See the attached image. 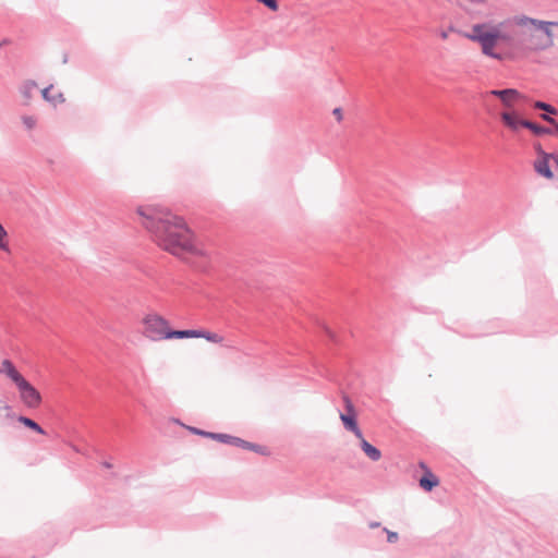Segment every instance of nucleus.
Masks as SVG:
<instances>
[{
    "label": "nucleus",
    "instance_id": "18",
    "mask_svg": "<svg viewBox=\"0 0 558 558\" xmlns=\"http://www.w3.org/2000/svg\"><path fill=\"white\" fill-rule=\"evenodd\" d=\"M17 420L20 423L24 424L26 427H28L39 434H45V430L43 429V427L39 424H37L34 420L26 417V416H20Z\"/></svg>",
    "mask_w": 558,
    "mask_h": 558
},
{
    "label": "nucleus",
    "instance_id": "7",
    "mask_svg": "<svg viewBox=\"0 0 558 558\" xmlns=\"http://www.w3.org/2000/svg\"><path fill=\"white\" fill-rule=\"evenodd\" d=\"M537 151H538V157L534 161L535 172L538 175L544 177L546 179H553L554 173L549 166V159L553 158L558 162V156H556L555 154L545 153L539 146L537 147Z\"/></svg>",
    "mask_w": 558,
    "mask_h": 558
},
{
    "label": "nucleus",
    "instance_id": "6",
    "mask_svg": "<svg viewBox=\"0 0 558 558\" xmlns=\"http://www.w3.org/2000/svg\"><path fill=\"white\" fill-rule=\"evenodd\" d=\"M488 96L499 98L504 107L508 109L507 111H511L515 102H518L521 99H524V96L514 88L492 89L483 94L484 99H486Z\"/></svg>",
    "mask_w": 558,
    "mask_h": 558
},
{
    "label": "nucleus",
    "instance_id": "1",
    "mask_svg": "<svg viewBox=\"0 0 558 558\" xmlns=\"http://www.w3.org/2000/svg\"><path fill=\"white\" fill-rule=\"evenodd\" d=\"M556 22H543L526 16H514L497 24L477 23L464 36L481 46L482 53L495 60H502L496 49L512 48L542 49L553 44L550 26Z\"/></svg>",
    "mask_w": 558,
    "mask_h": 558
},
{
    "label": "nucleus",
    "instance_id": "22",
    "mask_svg": "<svg viewBox=\"0 0 558 558\" xmlns=\"http://www.w3.org/2000/svg\"><path fill=\"white\" fill-rule=\"evenodd\" d=\"M259 3H263L266 8L271 11H277L279 9L278 0H256Z\"/></svg>",
    "mask_w": 558,
    "mask_h": 558
},
{
    "label": "nucleus",
    "instance_id": "15",
    "mask_svg": "<svg viewBox=\"0 0 558 558\" xmlns=\"http://www.w3.org/2000/svg\"><path fill=\"white\" fill-rule=\"evenodd\" d=\"M170 335V339H184V338H199V330L189 329V330H172Z\"/></svg>",
    "mask_w": 558,
    "mask_h": 558
},
{
    "label": "nucleus",
    "instance_id": "9",
    "mask_svg": "<svg viewBox=\"0 0 558 558\" xmlns=\"http://www.w3.org/2000/svg\"><path fill=\"white\" fill-rule=\"evenodd\" d=\"M345 404H347V413H341L340 418L345 427V429L352 432L357 438H362V432L357 425V422L355 420V413L353 405L349 398H344Z\"/></svg>",
    "mask_w": 558,
    "mask_h": 558
},
{
    "label": "nucleus",
    "instance_id": "21",
    "mask_svg": "<svg viewBox=\"0 0 558 558\" xmlns=\"http://www.w3.org/2000/svg\"><path fill=\"white\" fill-rule=\"evenodd\" d=\"M22 121H23V124L25 125V128L27 130L34 129L36 126V124H37V120L33 116H24L22 118Z\"/></svg>",
    "mask_w": 558,
    "mask_h": 558
},
{
    "label": "nucleus",
    "instance_id": "24",
    "mask_svg": "<svg viewBox=\"0 0 558 558\" xmlns=\"http://www.w3.org/2000/svg\"><path fill=\"white\" fill-rule=\"evenodd\" d=\"M191 430L197 435H202V436H205V437H210L214 439V436L215 435H220V433H209V432H205V430H201V429H197V428H191Z\"/></svg>",
    "mask_w": 558,
    "mask_h": 558
},
{
    "label": "nucleus",
    "instance_id": "4",
    "mask_svg": "<svg viewBox=\"0 0 558 558\" xmlns=\"http://www.w3.org/2000/svg\"><path fill=\"white\" fill-rule=\"evenodd\" d=\"M20 391V398L23 404L29 409H36L41 403V396L39 391L32 386L25 378L16 384Z\"/></svg>",
    "mask_w": 558,
    "mask_h": 558
},
{
    "label": "nucleus",
    "instance_id": "28",
    "mask_svg": "<svg viewBox=\"0 0 558 558\" xmlns=\"http://www.w3.org/2000/svg\"><path fill=\"white\" fill-rule=\"evenodd\" d=\"M379 526V522H371L369 523V527L371 529H375V527H378Z\"/></svg>",
    "mask_w": 558,
    "mask_h": 558
},
{
    "label": "nucleus",
    "instance_id": "12",
    "mask_svg": "<svg viewBox=\"0 0 558 558\" xmlns=\"http://www.w3.org/2000/svg\"><path fill=\"white\" fill-rule=\"evenodd\" d=\"M361 439V448L364 451V453L372 460V461H378L381 458L380 451L374 447L372 444H369L367 440H365L363 437Z\"/></svg>",
    "mask_w": 558,
    "mask_h": 558
},
{
    "label": "nucleus",
    "instance_id": "5",
    "mask_svg": "<svg viewBox=\"0 0 558 558\" xmlns=\"http://www.w3.org/2000/svg\"><path fill=\"white\" fill-rule=\"evenodd\" d=\"M457 2L472 17H485L492 13L489 0H457Z\"/></svg>",
    "mask_w": 558,
    "mask_h": 558
},
{
    "label": "nucleus",
    "instance_id": "17",
    "mask_svg": "<svg viewBox=\"0 0 558 558\" xmlns=\"http://www.w3.org/2000/svg\"><path fill=\"white\" fill-rule=\"evenodd\" d=\"M523 128L531 130L537 136L549 134L551 132L548 128L538 125L529 120H526V123H523Z\"/></svg>",
    "mask_w": 558,
    "mask_h": 558
},
{
    "label": "nucleus",
    "instance_id": "11",
    "mask_svg": "<svg viewBox=\"0 0 558 558\" xmlns=\"http://www.w3.org/2000/svg\"><path fill=\"white\" fill-rule=\"evenodd\" d=\"M0 373L8 376L15 385L24 377L16 371L15 366L10 360H3L0 365Z\"/></svg>",
    "mask_w": 558,
    "mask_h": 558
},
{
    "label": "nucleus",
    "instance_id": "16",
    "mask_svg": "<svg viewBox=\"0 0 558 558\" xmlns=\"http://www.w3.org/2000/svg\"><path fill=\"white\" fill-rule=\"evenodd\" d=\"M437 485H438V480L432 473L424 475L420 480V486L426 492H430Z\"/></svg>",
    "mask_w": 558,
    "mask_h": 558
},
{
    "label": "nucleus",
    "instance_id": "19",
    "mask_svg": "<svg viewBox=\"0 0 558 558\" xmlns=\"http://www.w3.org/2000/svg\"><path fill=\"white\" fill-rule=\"evenodd\" d=\"M199 338H204L213 343H220L222 341V337L220 335L204 330H199Z\"/></svg>",
    "mask_w": 558,
    "mask_h": 558
},
{
    "label": "nucleus",
    "instance_id": "14",
    "mask_svg": "<svg viewBox=\"0 0 558 558\" xmlns=\"http://www.w3.org/2000/svg\"><path fill=\"white\" fill-rule=\"evenodd\" d=\"M37 88L38 86L35 81H26L22 84L20 90L26 101H29L33 95L36 93Z\"/></svg>",
    "mask_w": 558,
    "mask_h": 558
},
{
    "label": "nucleus",
    "instance_id": "10",
    "mask_svg": "<svg viewBox=\"0 0 558 558\" xmlns=\"http://www.w3.org/2000/svg\"><path fill=\"white\" fill-rule=\"evenodd\" d=\"M502 123L512 132L517 133L523 123H526L525 119H521L519 114L511 109V111H504L500 114Z\"/></svg>",
    "mask_w": 558,
    "mask_h": 558
},
{
    "label": "nucleus",
    "instance_id": "29",
    "mask_svg": "<svg viewBox=\"0 0 558 558\" xmlns=\"http://www.w3.org/2000/svg\"><path fill=\"white\" fill-rule=\"evenodd\" d=\"M104 466L107 468V469H110L112 465L109 462H104Z\"/></svg>",
    "mask_w": 558,
    "mask_h": 558
},
{
    "label": "nucleus",
    "instance_id": "13",
    "mask_svg": "<svg viewBox=\"0 0 558 558\" xmlns=\"http://www.w3.org/2000/svg\"><path fill=\"white\" fill-rule=\"evenodd\" d=\"M51 89H52V85H50V86H48V87L44 88V89L41 90L43 98H44L46 101H48V102H50L51 105H53V106H57V105H59V104L64 102V100H65V99H64V97H63V94L58 93V94H56V95H51V94H50Z\"/></svg>",
    "mask_w": 558,
    "mask_h": 558
},
{
    "label": "nucleus",
    "instance_id": "27",
    "mask_svg": "<svg viewBox=\"0 0 558 558\" xmlns=\"http://www.w3.org/2000/svg\"><path fill=\"white\" fill-rule=\"evenodd\" d=\"M541 118H542L543 120H545V121H548V122L554 123V119H553V118H550L547 113H543V114H541Z\"/></svg>",
    "mask_w": 558,
    "mask_h": 558
},
{
    "label": "nucleus",
    "instance_id": "25",
    "mask_svg": "<svg viewBox=\"0 0 558 558\" xmlns=\"http://www.w3.org/2000/svg\"><path fill=\"white\" fill-rule=\"evenodd\" d=\"M332 113L335 114V117L337 118L338 121L342 120V111L340 108L333 109Z\"/></svg>",
    "mask_w": 558,
    "mask_h": 558
},
{
    "label": "nucleus",
    "instance_id": "26",
    "mask_svg": "<svg viewBox=\"0 0 558 558\" xmlns=\"http://www.w3.org/2000/svg\"><path fill=\"white\" fill-rule=\"evenodd\" d=\"M448 35H449L448 31L442 29V31L439 32V36L444 40L448 38Z\"/></svg>",
    "mask_w": 558,
    "mask_h": 558
},
{
    "label": "nucleus",
    "instance_id": "8",
    "mask_svg": "<svg viewBox=\"0 0 558 558\" xmlns=\"http://www.w3.org/2000/svg\"><path fill=\"white\" fill-rule=\"evenodd\" d=\"M214 439H216V440H218L220 442H223V444H228V445L240 447V448H243V449H246V450L255 451V452H258L260 454H265L266 453V449L264 447H262L259 445H256V444H253V442H250V441H246V440H244L242 438L228 435V434H221L220 433V435H215Z\"/></svg>",
    "mask_w": 558,
    "mask_h": 558
},
{
    "label": "nucleus",
    "instance_id": "2",
    "mask_svg": "<svg viewBox=\"0 0 558 558\" xmlns=\"http://www.w3.org/2000/svg\"><path fill=\"white\" fill-rule=\"evenodd\" d=\"M142 225L162 250L182 256L194 254L205 256L206 250L195 243L191 230L182 218L159 206H140L136 210Z\"/></svg>",
    "mask_w": 558,
    "mask_h": 558
},
{
    "label": "nucleus",
    "instance_id": "23",
    "mask_svg": "<svg viewBox=\"0 0 558 558\" xmlns=\"http://www.w3.org/2000/svg\"><path fill=\"white\" fill-rule=\"evenodd\" d=\"M384 532L387 534V541L389 543H396L399 539V535L397 532L389 531L388 529L384 527Z\"/></svg>",
    "mask_w": 558,
    "mask_h": 558
},
{
    "label": "nucleus",
    "instance_id": "20",
    "mask_svg": "<svg viewBox=\"0 0 558 558\" xmlns=\"http://www.w3.org/2000/svg\"><path fill=\"white\" fill-rule=\"evenodd\" d=\"M534 108L544 110V111H546L549 114H556L557 113V110H556L555 107H553L551 105L546 104L544 101H535L534 102Z\"/></svg>",
    "mask_w": 558,
    "mask_h": 558
},
{
    "label": "nucleus",
    "instance_id": "3",
    "mask_svg": "<svg viewBox=\"0 0 558 558\" xmlns=\"http://www.w3.org/2000/svg\"><path fill=\"white\" fill-rule=\"evenodd\" d=\"M143 335L151 341L170 339L171 329L166 318L158 314H148L143 319Z\"/></svg>",
    "mask_w": 558,
    "mask_h": 558
}]
</instances>
